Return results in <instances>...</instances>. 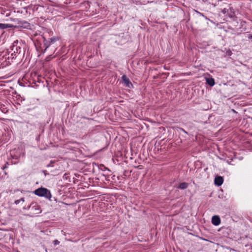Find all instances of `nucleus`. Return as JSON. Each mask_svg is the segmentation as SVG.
I'll use <instances>...</instances> for the list:
<instances>
[{"mask_svg": "<svg viewBox=\"0 0 252 252\" xmlns=\"http://www.w3.org/2000/svg\"><path fill=\"white\" fill-rule=\"evenodd\" d=\"M34 193L36 195L43 196L49 199L52 197L50 191L48 189L44 188H40L35 190Z\"/></svg>", "mask_w": 252, "mask_h": 252, "instance_id": "f257e3e1", "label": "nucleus"}, {"mask_svg": "<svg viewBox=\"0 0 252 252\" xmlns=\"http://www.w3.org/2000/svg\"><path fill=\"white\" fill-rule=\"evenodd\" d=\"M29 207L31 209V213L32 214V216L39 214L41 212L40 206L36 203H32Z\"/></svg>", "mask_w": 252, "mask_h": 252, "instance_id": "f03ea898", "label": "nucleus"}, {"mask_svg": "<svg viewBox=\"0 0 252 252\" xmlns=\"http://www.w3.org/2000/svg\"><path fill=\"white\" fill-rule=\"evenodd\" d=\"M122 80L125 86L128 88H131L132 86V83L129 81V79L125 75L122 76Z\"/></svg>", "mask_w": 252, "mask_h": 252, "instance_id": "7ed1b4c3", "label": "nucleus"}, {"mask_svg": "<svg viewBox=\"0 0 252 252\" xmlns=\"http://www.w3.org/2000/svg\"><path fill=\"white\" fill-rule=\"evenodd\" d=\"M212 223L216 225H219L220 223V220L218 216H214L212 218Z\"/></svg>", "mask_w": 252, "mask_h": 252, "instance_id": "20e7f679", "label": "nucleus"}, {"mask_svg": "<svg viewBox=\"0 0 252 252\" xmlns=\"http://www.w3.org/2000/svg\"><path fill=\"white\" fill-rule=\"evenodd\" d=\"M223 178L221 176H217L215 179V184L218 186L221 185L223 183Z\"/></svg>", "mask_w": 252, "mask_h": 252, "instance_id": "39448f33", "label": "nucleus"}, {"mask_svg": "<svg viewBox=\"0 0 252 252\" xmlns=\"http://www.w3.org/2000/svg\"><path fill=\"white\" fill-rule=\"evenodd\" d=\"M13 25L9 24H0V29H4L8 28H12L13 27Z\"/></svg>", "mask_w": 252, "mask_h": 252, "instance_id": "423d86ee", "label": "nucleus"}, {"mask_svg": "<svg viewBox=\"0 0 252 252\" xmlns=\"http://www.w3.org/2000/svg\"><path fill=\"white\" fill-rule=\"evenodd\" d=\"M206 81H207V84L211 86H213L215 84L214 80V79H213L212 78L207 79Z\"/></svg>", "mask_w": 252, "mask_h": 252, "instance_id": "0eeeda50", "label": "nucleus"}, {"mask_svg": "<svg viewBox=\"0 0 252 252\" xmlns=\"http://www.w3.org/2000/svg\"><path fill=\"white\" fill-rule=\"evenodd\" d=\"M188 186V184L186 183H182L179 185V188L183 189H186Z\"/></svg>", "mask_w": 252, "mask_h": 252, "instance_id": "6e6552de", "label": "nucleus"}, {"mask_svg": "<svg viewBox=\"0 0 252 252\" xmlns=\"http://www.w3.org/2000/svg\"><path fill=\"white\" fill-rule=\"evenodd\" d=\"M25 200L24 198H21V199L19 200H16L15 201V203L16 204H18L21 201L24 202Z\"/></svg>", "mask_w": 252, "mask_h": 252, "instance_id": "1a4fd4ad", "label": "nucleus"}, {"mask_svg": "<svg viewBox=\"0 0 252 252\" xmlns=\"http://www.w3.org/2000/svg\"><path fill=\"white\" fill-rule=\"evenodd\" d=\"M59 241L57 240H56L55 241H54V243L55 245H58L59 244Z\"/></svg>", "mask_w": 252, "mask_h": 252, "instance_id": "9d476101", "label": "nucleus"}, {"mask_svg": "<svg viewBox=\"0 0 252 252\" xmlns=\"http://www.w3.org/2000/svg\"><path fill=\"white\" fill-rule=\"evenodd\" d=\"M50 59H51V57L50 56H48V57H47L46 58V61H49Z\"/></svg>", "mask_w": 252, "mask_h": 252, "instance_id": "9b49d317", "label": "nucleus"}, {"mask_svg": "<svg viewBox=\"0 0 252 252\" xmlns=\"http://www.w3.org/2000/svg\"><path fill=\"white\" fill-rule=\"evenodd\" d=\"M55 39H53V38H50V40H51V42H53V41H55Z\"/></svg>", "mask_w": 252, "mask_h": 252, "instance_id": "f8f14e48", "label": "nucleus"}, {"mask_svg": "<svg viewBox=\"0 0 252 252\" xmlns=\"http://www.w3.org/2000/svg\"><path fill=\"white\" fill-rule=\"evenodd\" d=\"M249 38H251L252 39V34L249 37Z\"/></svg>", "mask_w": 252, "mask_h": 252, "instance_id": "ddd939ff", "label": "nucleus"}, {"mask_svg": "<svg viewBox=\"0 0 252 252\" xmlns=\"http://www.w3.org/2000/svg\"><path fill=\"white\" fill-rule=\"evenodd\" d=\"M49 45H48L47 46H46V49L48 47Z\"/></svg>", "mask_w": 252, "mask_h": 252, "instance_id": "4468645a", "label": "nucleus"}]
</instances>
